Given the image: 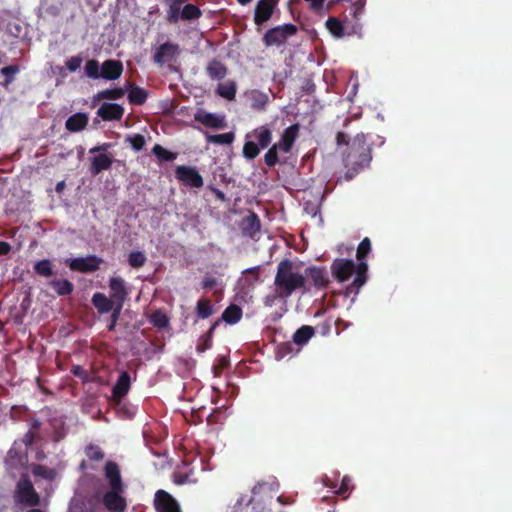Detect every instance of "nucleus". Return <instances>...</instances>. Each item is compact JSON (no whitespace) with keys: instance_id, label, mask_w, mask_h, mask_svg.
Returning <instances> with one entry per match:
<instances>
[{"instance_id":"f257e3e1","label":"nucleus","mask_w":512,"mask_h":512,"mask_svg":"<svg viewBox=\"0 0 512 512\" xmlns=\"http://www.w3.org/2000/svg\"><path fill=\"white\" fill-rule=\"evenodd\" d=\"M330 268L332 276L339 283L348 281L355 274L352 283L346 287V296L352 293L357 295L360 288L367 282L368 264L365 261L356 264L351 259L336 258L333 260Z\"/></svg>"},{"instance_id":"f03ea898","label":"nucleus","mask_w":512,"mask_h":512,"mask_svg":"<svg viewBox=\"0 0 512 512\" xmlns=\"http://www.w3.org/2000/svg\"><path fill=\"white\" fill-rule=\"evenodd\" d=\"M295 268L294 263L287 258L278 263L274 284L279 297L287 298L294 291L305 287V276Z\"/></svg>"},{"instance_id":"7ed1b4c3","label":"nucleus","mask_w":512,"mask_h":512,"mask_svg":"<svg viewBox=\"0 0 512 512\" xmlns=\"http://www.w3.org/2000/svg\"><path fill=\"white\" fill-rule=\"evenodd\" d=\"M371 159V147L367 143L366 135L364 133H358L354 137L352 144L344 157L345 165L366 167L369 165Z\"/></svg>"},{"instance_id":"20e7f679","label":"nucleus","mask_w":512,"mask_h":512,"mask_svg":"<svg viewBox=\"0 0 512 512\" xmlns=\"http://www.w3.org/2000/svg\"><path fill=\"white\" fill-rule=\"evenodd\" d=\"M13 499L16 506L36 507L40 505V496L35 490L32 481L24 476L16 484Z\"/></svg>"},{"instance_id":"39448f33","label":"nucleus","mask_w":512,"mask_h":512,"mask_svg":"<svg viewBox=\"0 0 512 512\" xmlns=\"http://www.w3.org/2000/svg\"><path fill=\"white\" fill-rule=\"evenodd\" d=\"M296 33L297 27L292 23L276 26L265 32L263 36V43L266 47L280 46L284 44L289 37Z\"/></svg>"},{"instance_id":"423d86ee","label":"nucleus","mask_w":512,"mask_h":512,"mask_svg":"<svg viewBox=\"0 0 512 512\" xmlns=\"http://www.w3.org/2000/svg\"><path fill=\"white\" fill-rule=\"evenodd\" d=\"M175 177L182 184L191 188H201L204 184L203 177L196 167L180 165L175 168Z\"/></svg>"},{"instance_id":"0eeeda50","label":"nucleus","mask_w":512,"mask_h":512,"mask_svg":"<svg viewBox=\"0 0 512 512\" xmlns=\"http://www.w3.org/2000/svg\"><path fill=\"white\" fill-rule=\"evenodd\" d=\"M103 259L96 255H88L86 257H77L70 259L68 266L72 271L81 273H92L100 268Z\"/></svg>"},{"instance_id":"6e6552de","label":"nucleus","mask_w":512,"mask_h":512,"mask_svg":"<svg viewBox=\"0 0 512 512\" xmlns=\"http://www.w3.org/2000/svg\"><path fill=\"white\" fill-rule=\"evenodd\" d=\"M153 502L156 512H181L178 501L163 489L156 491Z\"/></svg>"},{"instance_id":"1a4fd4ad","label":"nucleus","mask_w":512,"mask_h":512,"mask_svg":"<svg viewBox=\"0 0 512 512\" xmlns=\"http://www.w3.org/2000/svg\"><path fill=\"white\" fill-rule=\"evenodd\" d=\"M124 490L110 488L104 493L102 502L105 508L110 512H124L127 507L126 499L122 496Z\"/></svg>"},{"instance_id":"9d476101","label":"nucleus","mask_w":512,"mask_h":512,"mask_svg":"<svg viewBox=\"0 0 512 512\" xmlns=\"http://www.w3.org/2000/svg\"><path fill=\"white\" fill-rule=\"evenodd\" d=\"M180 53V47L176 43L165 42L161 44L153 55V61L156 64L163 65L171 62Z\"/></svg>"},{"instance_id":"9b49d317","label":"nucleus","mask_w":512,"mask_h":512,"mask_svg":"<svg viewBox=\"0 0 512 512\" xmlns=\"http://www.w3.org/2000/svg\"><path fill=\"white\" fill-rule=\"evenodd\" d=\"M110 298H112L116 305H123L128 297V289L124 279L121 277H111L109 279Z\"/></svg>"},{"instance_id":"f8f14e48","label":"nucleus","mask_w":512,"mask_h":512,"mask_svg":"<svg viewBox=\"0 0 512 512\" xmlns=\"http://www.w3.org/2000/svg\"><path fill=\"white\" fill-rule=\"evenodd\" d=\"M305 279L311 280L312 285L317 290H322L328 287L330 279L323 267L311 266L305 270Z\"/></svg>"},{"instance_id":"ddd939ff","label":"nucleus","mask_w":512,"mask_h":512,"mask_svg":"<svg viewBox=\"0 0 512 512\" xmlns=\"http://www.w3.org/2000/svg\"><path fill=\"white\" fill-rule=\"evenodd\" d=\"M275 6V0H259L255 6L254 11L255 24L262 25L263 23L267 22L271 18Z\"/></svg>"},{"instance_id":"4468645a","label":"nucleus","mask_w":512,"mask_h":512,"mask_svg":"<svg viewBox=\"0 0 512 512\" xmlns=\"http://www.w3.org/2000/svg\"><path fill=\"white\" fill-rule=\"evenodd\" d=\"M104 475L110 488L124 490L125 486L122 481L119 465L114 461H107L104 466Z\"/></svg>"},{"instance_id":"2eb2a0df","label":"nucleus","mask_w":512,"mask_h":512,"mask_svg":"<svg viewBox=\"0 0 512 512\" xmlns=\"http://www.w3.org/2000/svg\"><path fill=\"white\" fill-rule=\"evenodd\" d=\"M300 131V125L295 123L284 129L281 134L280 140L277 142V147H280V151L289 153L296 141Z\"/></svg>"},{"instance_id":"dca6fc26","label":"nucleus","mask_w":512,"mask_h":512,"mask_svg":"<svg viewBox=\"0 0 512 512\" xmlns=\"http://www.w3.org/2000/svg\"><path fill=\"white\" fill-rule=\"evenodd\" d=\"M123 72V64L119 60L108 59L101 64L100 78L116 80Z\"/></svg>"},{"instance_id":"f3484780","label":"nucleus","mask_w":512,"mask_h":512,"mask_svg":"<svg viewBox=\"0 0 512 512\" xmlns=\"http://www.w3.org/2000/svg\"><path fill=\"white\" fill-rule=\"evenodd\" d=\"M97 114L104 121L120 120L123 117L124 108L116 103H103L99 107Z\"/></svg>"},{"instance_id":"a211bd4d","label":"nucleus","mask_w":512,"mask_h":512,"mask_svg":"<svg viewBox=\"0 0 512 512\" xmlns=\"http://www.w3.org/2000/svg\"><path fill=\"white\" fill-rule=\"evenodd\" d=\"M247 138L255 139L256 144L261 148L265 149L269 147L272 141V131L268 125H262L255 128L252 132L246 135Z\"/></svg>"},{"instance_id":"6ab92c4d","label":"nucleus","mask_w":512,"mask_h":512,"mask_svg":"<svg viewBox=\"0 0 512 512\" xmlns=\"http://www.w3.org/2000/svg\"><path fill=\"white\" fill-rule=\"evenodd\" d=\"M91 302L100 315L107 314L116 307V302L101 292L94 293Z\"/></svg>"},{"instance_id":"aec40b11","label":"nucleus","mask_w":512,"mask_h":512,"mask_svg":"<svg viewBox=\"0 0 512 512\" xmlns=\"http://www.w3.org/2000/svg\"><path fill=\"white\" fill-rule=\"evenodd\" d=\"M131 386V378L127 371H124L120 374L116 384L112 389L113 398L116 400H121L123 397L127 395Z\"/></svg>"},{"instance_id":"412c9836","label":"nucleus","mask_w":512,"mask_h":512,"mask_svg":"<svg viewBox=\"0 0 512 512\" xmlns=\"http://www.w3.org/2000/svg\"><path fill=\"white\" fill-rule=\"evenodd\" d=\"M227 73V66L218 59H212L206 66V74L212 80H222Z\"/></svg>"},{"instance_id":"4be33fe9","label":"nucleus","mask_w":512,"mask_h":512,"mask_svg":"<svg viewBox=\"0 0 512 512\" xmlns=\"http://www.w3.org/2000/svg\"><path fill=\"white\" fill-rule=\"evenodd\" d=\"M113 163L112 158L105 153L99 154L92 158L91 165H90V173L93 176L98 175L103 170H108L111 168Z\"/></svg>"},{"instance_id":"5701e85b","label":"nucleus","mask_w":512,"mask_h":512,"mask_svg":"<svg viewBox=\"0 0 512 512\" xmlns=\"http://www.w3.org/2000/svg\"><path fill=\"white\" fill-rule=\"evenodd\" d=\"M195 120L200 122L206 127L210 128H223L225 126L223 117H219L216 114L209 112L197 113Z\"/></svg>"},{"instance_id":"b1692460","label":"nucleus","mask_w":512,"mask_h":512,"mask_svg":"<svg viewBox=\"0 0 512 512\" xmlns=\"http://www.w3.org/2000/svg\"><path fill=\"white\" fill-rule=\"evenodd\" d=\"M88 116L85 113L71 115L65 122V128L70 132H79L88 124Z\"/></svg>"},{"instance_id":"393cba45","label":"nucleus","mask_w":512,"mask_h":512,"mask_svg":"<svg viewBox=\"0 0 512 512\" xmlns=\"http://www.w3.org/2000/svg\"><path fill=\"white\" fill-rule=\"evenodd\" d=\"M48 285L58 296H69L74 291L73 283L67 279L54 278L49 281Z\"/></svg>"},{"instance_id":"a878e982","label":"nucleus","mask_w":512,"mask_h":512,"mask_svg":"<svg viewBox=\"0 0 512 512\" xmlns=\"http://www.w3.org/2000/svg\"><path fill=\"white\" fill-rule=\"evenodd\" d=\"M186 0H168L166 19L170 24H175L181 18L182 5Z\"/></svg>"},{"instance_id":"bb28decb","label":"nucleus","mask_w":512,"mask_h":512,"mask_svg":"<svg viewBox=\"0 0 512 512\" xmlns=\"http://www.w3.org/2000/svg\"><path fill=\"white\" fill-rule=\"evenodd\" d=\"M129 93H128V101L130 104L133 105H143L147 98H148V92L144 88H141L139 86H134L133 84L129 83Z\"/></svg>"},{"instance_id":"cd10ccee","label":"nucleus","mask_w":512,"mask_h":512,"mask_svg":"<svg viewBox=\"0 0 512 512\" xmlns=\"http://www.w3.org/2000/svg\"><path fill=\"white\" fill-rule=\"evenodd\" d=\"M315 330L312 326L303 325L293 334V342L296 345L303 346L313 337Z\"/></svg>"},{"instance_id":"c85d7f7f","label":"nucleus","mask_w":512,"mask_h":512,"mask_svg":"<svg viewBox=\"0 0 512 512\" xmlns=\"http://www.w3.org/2000/svg\"><path fill=\"white\" fill-rule=\"evenodd\" d=\"M260 220L256 213H251L243 219L242 229L245 234L254 236L260 231Z\"/></svg>"},{"instance_id":"c756f323","label":"nucleus","mask_w":512,"mask_h":512,"mask_svg":"<svg viewBox=\"0 0 512 512\" xmlns=\"http://www.w3.org/2000/svg\"><path fill=\"white\" fill-rule=\"evenodd\" d=\"M250 106L255 110H264L268 103V95L260 90H252L249 94Z\"/></svg>"},{"instance_id":"7c9ffc66","label":"nucleus","mask_w":512,"mask_h":512,"mask_svg":"<svg viewBox=\"0 0 512 512\" xmlns=\"http://www.w3.org/2000/svg\"><path fill=\"white\" fill-rule=\"evenodd\" d=\"M219 323H220L219 320L215 321L211 325V327L209 328L207 333L199 338L197 346H196V351L198 353H203L212 347L213 333H214V330L216 329V327L219 325Z\"/></svg>"},{"instance_id":"2f4dec72","label":"nucleus","mask_w":512,"mask_h":512,"mask_svg":"<svg viewBox=\"0 0 512 512\" xmlns=\"http://www.w3.org/2000/svg\"><path fill=\"white\" fill-rule=\"evenodd\" d=\"M242 317V309L235 304L229 305L222 313L221 319L227 324H236Z\"/></svg>"},{"instance_id":"473e14b6","label":"nucleus","mask_w":512,"mask_h":512,"mask_svg":"<svg viewBox=\"0 0 512 512\" xmlns=\"http://www.w3.org/2000/svg\"><path fill=\"white\" fill-rule=\"evenodd\" d=\"M152 153L160 162H172L177 158V153L167 150L160 144H155L153 146Z\"/></svg>"},{"instance_id":"72a5a7b5","label":"nucleus","mask_w":512,"mask_h":512,"mask_svg":"<svg viewBox=\"0 0 512 512\" xmlns=\"http://www.w3.org/2000/svg\"><path fill=\"white\" fill-rule=\"evenodd\" d=\"M214 313L211 302L207 298H202L197 301L196 314L201 319H206Z\"/></svg>"},{"instance_id":"f704fd0d","label":"nucleus","mask_w":512,"mask_h":512,"mask_svg":"<svg viewBox=\"0 0 512 512\" xmlns=\"http://www.w3.org/2000/svg\"><path fill=\"white\" fill-rule=\"evenodd\" d=\"M33 269H34V272L41 277L48 278L54 274L53 268H52V263L49 259H43V260L37 261L34 264Z\"/></svg>"},{"instance_id":"c9c22d12","label":"nucleus","mask_w":512,"mask_h":512,"mask_svg":"<svg viewBox=\"0 0 512 512\" xmlns=\"http://www.w3.org/2000/svg\"><path fill=\"white\" fill-rule=\"evenodd\" d=\"M234 139H235V134L233 132L207 135V141L209 143L220 144V145H230L231 143H233Z\"/></svg>"},{"instance_id":"e433bc0d","label":"nucleus","mask_w":512,"mask_h":512,"mask_svg":"<svg viewBox=\"0 0 512 512\" xmlns=\"http://www.w3.org/2000/svg\"><path fill=\"white\" fill-rule=\"evenodd\" d=\"M236 91H237V88H236V84L234 82L220 84L217 87V93L221 97H223L227 100H230V101L235 99Z\"/></svg>"},{"instance_id":"4c0bfd02","label":"nucleus","mask_w":512,"mask_h":512,"mask_svg":"<svg viewBox=\"0 0 512 512\" xmlns=\"http://www.w3.org/2000/svg\"><path fill=\"white\" fill-rule=\"evenodd\" d=\"M86 457L95 462H100L105 458V453L100 446L95 444H89L85 448Z\"/></svg>"},{"instance_id":"58836bf2","label":"nucleus","mask_w":512,"mask_h":512,"mask_svg":"<svg viewBox=\"0 0 512 512\" xmlns=\"http://www.w3.org/2000/svg\"><path fill=\"white\" fill-rule=\"evenodd\" d=\"M201 15L202 12L196 5L186 4L182 8L180 19L190 21L200 18Z\"/></svg>"},{"instance_id":"ea45409f","label":"nucleus","mask_w":512,"mask_h":512,"mask_svg":"<svg viewBox=\"0 0 512 512\" xmlns=\"http://www.w3.org/2000/svg\"><path fill=\"white\" fill-rule=\"evenodd\" d=\"M147 262V257L142 251H132L128 255V264L134 268L139 269L143 267Z\"/></svg>"},{"instance_id":"a19ab883","label":"nucleus","mask_w":512,"mask_h":512,"mask_svg":"<svg viewBox=\"0 0 512 512\" xmlns=\"http://www.w3.org/2000/svg\"><path fill=\"white\" fill-rule=\"evenodd\" d=\"M20 71L18 65H9L0 69V74L5 77L4 81L1 83L4 87H8L13 81L14 76Z\"/></svg>"},{"instance_id":"79ce46f5","label":"nucleus","mask_w":512,"mask_h":512,"mask_svg":"<svg viewBox=\"0 0 512 512\" xmlns=\"http://www.w3.org/2000/svg\"><path fill=\"white\" fill-rule=\"evenodd\" d=\"M326 28L329 30V32L336 36V37H342L344 35V27L340 20H338L335 17H330L326 21Z\"/></svg>"},{"instance_id":"37998d69","label":"nucleus","mask_w":512,"mask_h":512,"mask_svg":"<svg viewBox=\"0 0 512 512\" xmlns=\"http://www.w3.org/2000/svg\"><path fill=\"white\" fill-rule=\"evenodd\" d=\"M260 147L256 144L255 141H246L243 146V156L247 160L255 159L260 153Z\"/></svg>"},{"instance_id":"c03bdc74","label":"nucleus","mask_w":512,"mask_h":512,"mask_svg":"<svg viewBox=\"0 0 512 512\" xmlns=\"http://www.w3.org/2000/svg\"><path fill=\"white\" fill-rule=\"evenodd\" d=\"M277 143L273 144L264 155V162L268 167H274L279 162Z\"/></svg>"},{"instance_id":"a18cd8bd","label":"nucleus","mask_w":512,"mask_h":512,"mask_svg":"<svg viewBox=\"0 0 512 512\" xmlns=\"http://www.w3.org/2000/svg\"><path fill=\"white\" fill-rule=\"evenodd\" d=\"M85 74L91 79H99L100 78V69L101 66L99 62L95 59L88 60L85 64Z\"/></svg>"},{"instance_id":"49530a36","label":"nucleus","mask_w":512,"mask_h":512,"mask_svg":"<svg viewBox=\"0 0 512 512\" xmlns=\"http://www.w3.org/2000/svg\"><path fill=\"white\" fill-rule=\"evenodd\" d=\"M125 89L123 88H114V89H106L98 92L97 97L99 99H109V100H117L124 96Z\"/></svg>"},{"instance_id":"de8ad7c7","label":"nucleus","mask_w":512,"mask_h":512,"mask_svg":"<svg viewBox=\"0 0 512 512\" xmlns=\"http://www.w3.org/2000/svg\"><path fill=\"white\" fill-rule=\"evenodd\" d=\"M150 323L155 327L165 328L169 324V319L165 313L158 310L150 316Z\"/></svg>"},{"instance_id":"09e8293b","label":"nucleus","mask_w":512,"mask_h":512,"mask_svg":"<svg viewBox=\"0 0 512 512\" xmlns=\"http://www.w3.org/2000/svg\"><path fill=\"white\" fill-rule=\"evenodd\" d=\"M371 251V242L369 238H364L357 247L356 257L359 262L364 261Z\"/></svg>"},{"instance_id":"8fccbe9b","label":"nucleus","mask_w":512,"mask_h":512,"mask_svg":"<svg viewBox=\"0 0 512 512\" xmlns=\"http://www.w3.org/2000/svg\"><path fill=\"white\" fill-rule=\"evenodd\" d=\"M122 309H123V305H116V307L112 311H110L111 315L109 317V321H108V324H107L108 331H114L115 330V328L117 326V323H118V320L120 318Z\"/></svg>"},{"instance_id":"3c124183","label":"nucleus","mask_w":512,"mask_h":512,"mask_svg":"<svg viewBox=\"0 0 512 512\" xmlns=\"http://www.w3.org/2000/svg\"><path fill=\"white\" fill-rule=\"evenodd\" d=\"M126 141H128L135 151H141L146 143L145 137L141 134H134L132 136H128Z\"/></svg>"},{"instance_id":"603ef678","label":"nucleus","mask_w":512,"mask_h":512,"mask_svg":"<svg viewBox=\"0 0 512 512\" xmlns=\"http://www.w3.org/2000/svg\"><path fill=\"white\" fill-rule=\"evenodd\" d=\"M54 428V441L58 442L66 436L65 423L61 420L54 419L52 422Z\"/></svg>"},{"instance_id":"864d4df0","label":"nucleus","mask_w":512,"mask_h":512,"mask_svg":"<svg viewBox=\"0 0 512 512\" xmlns=\"http://www.w3.org/2000/svg\"><path fill=\"white\" fill-rule=\"evenodd\" d=\"M62 8H63V2H59V4L53 5V4H49L47 0H43L41 3V9H43L46 14L51 15V16L59 15Z\"/></svg>"},{"instance_id":"5fc2aeb1","label":"nucleus","mask_w":512,"mask_h":512,"mask_svg":"<svg viewBox=\"0 0 512 512\" xmlns=\"http://www.w3.org/2000/svg\"><path fill=\"white\" fill-rule=\"evenodd\" d=\"M353 488L352 486V480L349 476L345 475L343 478H342V481H341V484H340V487L338 488V490L336 491V493L340 496H343L344 498L347 497L348 493L351 491V489Z\"/></svg>"},{"instance_id":"6e6d98bb","label":"nucleus","mask_w":512,"mask_h":512,"mask_svg":"<svg viewBox=\"0 0 512 512\" xmlns=\"http://www.w3.org/2000/svg\"><path fill=\"white\" fill-rule=\"evenodd\" d=\"M82 58L79 56H72L66 61V67L70 72H75L81 66Z\"/></svg>"},{"instance_id":"4d7b16f0","label":"nucleus","mask_w":512,"mask_h":512,"mask_svg":"<svg viewBox=\"0 0 512 512\" xmlns=\"http://www.w3.org/2000/svg\"><path fill=\"white\" fill-rule=\"evenodd\" d=\"M38 438L37 431L35 430H29L22 438V442L26 447H30L34 444L36 439Z\"/></svg>"},{"instance_id":"13d9d810","label":"nucleus","mask_w":512,"mask_h":512,"mask_svg":"<svg viewBox=\"0 0 512 512\" xmlns=\"http://www.w3.org/2000/svg\"><path fill=\"white\" fill-rule=\"evenodd\" d=\"M310 4L311 10L320 13L324 10L325 0H305Z\"/></svg>"},{"instance_id":"bf43d9fd","label":"nucleus","mask_w":512,"mask_h":512,"mask_svg":"<svg viewBox=\"0 0 512 512\" xmlns=\"http://www.w3.org/2000/svg\"><path fill=\"white\" fill-rule=\"evenodd\" d=\"M174 482L178 485H182V484H185V483H189L191 482L190 480V475L187 474V473H180V472H177L175 473L174 475Z\"/></svg>"},{"instance_id":"052dcab7","label":"nucleus","mask_w":512,"mask_h":512,"mask_svg":"<svg viewBox=\"0 0 512 512\" xmlns=\"http://www.w3.org/2000/svg\"><path fill=\"white\" fill-rule=\"evenodd\" d=\"M216 284L217 280L212 276H206L202 281V287L204 289H212L214 286H216Z\"/></svg>"},{"instance_id":"680f3d73","label":"nucleus","mask_w":512,"mask_h":512,"mask_svg":"<svg viewBox=\"0 0 512 512\" xmlns=\"http://www.w3.org/2000/svg\"><path fill=\"white\" fill-rule=\"evenodd\" d=\"M336 143L338 146H341V145L348 146V144H349L348 135L344 132H338L336 135Z\"/></svg>"},{"instance_id":"e2e57ef3","label":"nucleus","mask_w":512,"mask_h":512,"mask_svg":"<svg viewBox=\"0 0 512 512\" xmlns=\"http://www.w3.org/2000/svg\"><path fill=\"white\" fill-rule=\"evenodd\" d=\"M350 166H351V169H349L345 174V179L348 181L351 180L355 176V174H357L358 171L363 168V167H358V166H354V165H350Z\"/></svg>"},{"instance_id":"0e129e2a","label":"nucleus","mask_w":512,"mask_h":512,"mask_svg":"<svg viewBox=\"0 0 512 512\" xmlns=\"http://www.w3.org/2000/svg\"><path fill=\"white\" fill-rule=\"evenodd\" d=\"M11 251V245L8 242L0 241V256L7 255Z\"/></svg>"},{"instance_id":"69168bd1","label":"nucleus","mask_w":512,"mask_h":512,"mask_svg":"<svg viewBox=\"0 0 512 512\" xmlns=\"http://www.w3.org/2000/svg\"><path fill=\"white\" fill-rule=\"evenodd\" d=\"M71 372L75 375V376H84L86 374V372L84 371V369L79 366V365H75L72 367V370Z\"/></svg>"},{"instance_id":"338daca9","label":"nucleus","mask_w":512,"mask_h":512,"mask_svg":"<svg viewBox=\"0 0 512 512\" xmlns=\"http://www.w3.org/2000/svg\"><path fill=\"white\" fill-rule=\"evenodd\" d=\"M109 147H110V144H109V143H104L103 145L95 146V147L91 148V149L89 150V152H90V153H96V152H99V151H105V150H107Z\"/></svg>"},{"instance_id":"774afa93","label":"nucleus","mask_w":512,"mask_h":512,"mask_svg":"<svg viewBox=\"0 0 512 512\" xmlns=\"http://www.w3.org/2000/svg\"><path fill=\"white\" fill-rule=\"evenodd\" d=\"M40 425H41V423H40L39 420H34L32 422V424H31V427H30L29 430H35V431H37V434H38L39 433V429H40Z\"/></svg>"}]
</instances>
